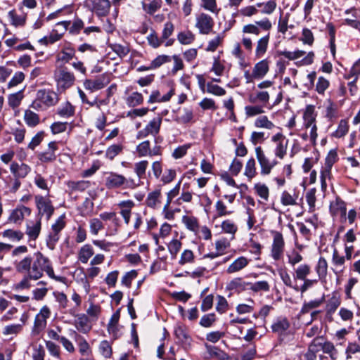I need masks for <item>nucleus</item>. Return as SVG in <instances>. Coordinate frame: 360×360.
Segmentation results:
<instances>
[{"label":"nucleus","mask_w":360,"mask_h":360,"mask_svg":"<svg viewBox=\"0 0 360 360\" xmlns=\"http://www.w3.org/2000/svg\"><path fill=\"white\" fill-rule=\"evenodd\" d=\"M248 289L252 290L253 292H268L270 290L269 284L266 281H259L255 283L249 282Z\"/></svg>","instance_id":"473e14b6"},{"label":"nucleus","mask_w":360,"mask_h":360,"mask_svg":"<svg viewBox=\"0 0 360 360\" xmlns=\"http://www.w3.org/2000/svg\"><path fill=\"white\" fill-rule=\"evenodd\" d=\"M22 98L23 94L21 91L15 94H12L9 96L8 99V105L11 108H15L20 104Z\"/></svg>","instance_id":"13d9d810"},{"label":"nucleus","mask_w":360,"mask_h":360,"mask_svg":"<svg viewBox=\"0 0 360 360\" xmlns=\"http://www.w3.org/2000/svg\"><path fill=\"white\" fill-rule=\"evenodd\" d=\"M75 340L81 355L89 356L91 354V348L84 337L77 333H75Z\"/></svg>","instance_id":"2eb2a0df"},{"label":"nucleus","mask_w":360,"mask_h":360,"mask_svg":"<svg viewBox=\"0 0 360 360\" xmlns=\"http://www.w3.org/2000/svg\"><path fill=\"white\" fill-rule=\"evenodd\" d=\"M182 221L190 231H195L198 229V221L197 218L195 217L184 215L182 217Z\"/></svg>","instance_id":"a18cd8bd"},{"label":"nucleus","mask_w":360,"mask_h":360,"mask_svg":"<svg viewBox=\"0 0 360 360\" xmlns=\"http://www.w3.org/2000/svg\"><path fill=\"white\" fill-rule=\"evenodd\" d=\"M340 303L341 302L340 296L337 292L334 291L332 293L331 297L327 301L326 305V311L327 314H333L340 305Z\"/></svg>","instance_id":"4be33fe9"},{"label":"nucleus","mask_w":360,"mask_h":360,"mask_svg":"<svg viewBox=\"0 0 360 360\" xmlns=\"http://www.w3.org/2000/svg\"><path fill=\"white\" fill-rule=\"evenodd\" d=\"M174 94V89L172 88L169 92L164 96H161L160 93L158 90H154L151 92L149 99L148 101L150 103L167 102L169 101L172 96Z\"/></svg>","instance_id":"aec40b11"},{"label":"nucleus","mask_w":360,"mask_h":360,"mask_svg":"<svg viewBox=\"0 0 360 360\" xmlns=\"http://www.w3.org/2000/svg\"><path fill=\"white\" fill-rule=\"evenodd\" d=\"M349 130V125L345 120H341L338 124V129L332 133V136L341 138L345 136Z\"/></svg>","instance_id":"4c0bfd02"},{"label":"nucleus","mask_w":360,"mask_h":360,"mask_svg":"<svg viewBox=\"0 0 360 360\" xmlns=\"http://www.w3.org/2000/svg\"><path fill=\"white\" fill-rule=\"evenodd\" d=\"M316 188H310L306 193L305 198L307 202L309 205V212H312L315 207L316 198Z\"/></svg>","instance_id":"603ef678"},{"label":"nucleus","mask_w":360,"mask_h":360,"mask_svg":"<svg viewBox=\"0 0 360 360\" xmlns=\"http://www.w3.org/2000/svg\"><path fill=\"white\" fill-rule=\"evenodd\" d=\"M30 213L31 210L30 208L25 206L18 207L12 211L8 217V221L15 224H20L25 216H28Z\"/></svg>","instance_id":"9b49d317"},{"label":"nucleus","mask_w":360,"mask_h":360,"mask_svg":"<svg viewBox=\"0 0 360 360\" xmlns=\"http://www.w3.org/2000/svg\"><path fill=\"white\" fill-rule=\"evenodd\" d=\"M94 253V250L90 245H84L79 250L78 259L82 263L86 264L93 256Z\"/></svg>","instance_id":"a878e982"},{"label":"nucleus","mask_w":360,"mask_h":360,"mask_svg":"<svg viewBox=\"0 0 360 360\" xmlns=\"http://www.w3.org/2000/svg\"><path fill=\"white\" fill-rule=\"evenodd\" d=\"M162 0H153L149 4L143 2L142 6L148 14L153 15L162 6Z\"/></svg>","instance_id":"c9c22d12"},{"label":"nucleus","mask_w":360,"mask_h":360,"mask_svg":"<svg viewBox=\"0 0 360 360\" xmlns=\"http://www.w3.org/2000/svg\"><path fill=\"white\" fill-rule=\"evenodd\" d=\"M162 123V118L160 116L154 117L152 120H150L143 131H139V134L137 136L138 138L147 136L148 134L156 135L159 133L160 126Z\"/></svg>","instance_id":"9d476101"},{"label":"nucleus","mask_w":360,"mask_h":360,"mask_svg":"<svg viewBox=\"0 0 360 360\" xmlns=\"http://www.w3.org/2000/svg\"><path fill=\"white\" fill-rule=\"evenodd\" d=\"M177 39L181 44H190L194 39V34L189 30L186 32H181L177 35Z\"/></svg>","instance_id":"49530a36"},{"label":"nucleus","mask_w":360,"mask_h":360,"mask_svg":"<svg viewBox=\"0 0 360 360\" xmlns=\"http://www.w3.org/2000/svg\"><path fill=\"white\" fill-rule=\"evenodd\" d=\"M200 107L204 110H214L217 108L215 104V101L212 98H204L199 103Z\"/></svg>","instance_id":"338daca9"},{"label":"nucleus","mask_w":360,"mask_h":360,"mask_svg":"<svg viewBox=\"0 0 360 360\" xmlns=\"http://www.w3.org/2000/svg\"><path fill=\"white\" fill-rule=\"evenodd\" d=\"M174 334L181 345H190L191 338L189 336L185 326L182 324L176 325L174 327Z\"/></svg>","instance_id":"f8f14e48"},{"label":"nucleus","mask_w":360,"mask_h":360,"mask_svg":"<svg viewBox=\"0 0 360 360\" xmlns=\"http://www.w3.org/2000/svg\"><path fill=\"white\" fill-rule=\"evenodd\" d=\"M256 174L255 160L253 158H250L246 162L244 174L249 179H252Z\"/></svg>","instance_id":"09e8293b"},{"label":"nucleus","mask_w":360,"mask_h":360,"mask_svg":"<svg viewBox=\"0 0 360 360\" xmlns=\"http://www.w3.org/2000/svg\"><path fill=\"white\" fill-rule=\"evenodd\" d=\"M290 327V323L285 316H280L273 320L271 329L277 335L280 344H288L294 339V333L289 330Z\"/></svg>","instance_id":"f03ea898"},{"label":"nucleus","mask_w":360,"mask_h":360,"mask_svg":"<svg viewBox=\"0 0 360 360\" xmlns=\"http://www.w3.org/2000/svg\"><path fill=\"white\" fill-rule=\"evenodd\" d=\"M269 63L266 59L262 60L257 63L254 68L252 70L253 71V76L257 79H261L265 77V75L269 72Z\"/></svg>","instance_id":"f3484780"},{"label":"nucleus","mask_w":360,"mask_h":360,"mask_svg":"<svg viewBox=\"0 0 360 360\" xmlns=\"http://www.w3.org/2000/svg\"><path fill=\"white\" fill-rule=\"evenodd\" d=\"M75 326L77 330L84 334L88 333L91 329L89 319L87 316L84 314L77 315L75 320Z\"/></svg>","instance_id":"ddd939ff"},{"label":"nucleus","mask_w":360,"mask_h":360,"mask_svg":"<svg viewBox=\"0 0 360 360\" xmlns=\"http://www.w3.org/2000/svg\"><path fill=\"white\" fill-rule=\"evenodd\" d=\"M59 101L56 92L50 89H39L31 107L38 111H44L57 104Z\"/></svg>","instance_id":"7ed1b4c3"},{"label":"nucleus","mask_w":360,"mask_h":360,"mask_svg":"<svg viewBox=\"0 0 360 360\" xmlns=\"http://www.w3.org/2000/svg\"><path fill=\"white\" fill-rule=\"evenodd\" d=\"M254 189L257 195H259L262 199H263L265 201L268 200L269 190V188L264 184H255Z\"/></svg>","instance_id":"58836bf2"},{"label":"nucleus","mask_w":360,"mask_h":360,"mask_svg":"<svg viewBox=\"0 0 360 360\" xmlns=\"http://www.w3.org/2000/svg\"><path fill=\"white\" fill-rule=\"evenodd\" d=\"M120 205L122 208L121 214L124 219L126 224H128L130 219V211L134 207V202L132 201L122 202Z\"/></svg>","instance_id":"37998d69"},{"label":"nucleus","mask_w":360,"mask_h":360,"mask_svg":"<svg viewBox=\"0 0 360 360\" xmlns=\"http://www.w3.org/2000/svg\"><path fill=\"white\" fill-rule=\"evenodd\" d=\"M184 114L180 118H174V120L180 124H188L193 119V112L191 109L184 108Z\"/></svg>","instance_id":"5fc2aeb1"},{"label":"nucleus","mask_w":360,"mask_h":360,"mask_svg":"<svg viewBox=\"0 0 360 360\" xmlns=\"http://www.w3.org/2000/svg\"><path fill=\"white\" fill-rule=\"evenodd\" d=\"M24 120L25 123L30 127H35L39 123V115L30 110H25Z\"/></svg>","instance_id":"f704fd0d"},{"label":"nucleus","mask_w":360,"mask_h":360,"mask_svg":"<svg viewBox=\"0 0 360 360\" xmlns=\"http://www.w3.org/2000/svg\"><path fill=\"white\" fill-rule=\"evenodd\" d=\"M74 112V107L69 102H66L58 109V114L63 117L72 116Z\"/></svg>","instance_id":"052dcab7"},{"label":"nucleus","mask_w":360,"mask_h":360,"mask_svg":"<svg viewBox=\"0 0 360 360\" xmlns=\"http://www.w3.org/2000/svg\"><path fill=\"white\" fill-rule=\"evenodd\" d=\"M205 347L211 357H216L220 360H224L227 358V354L220 348L207 343L205 344Z\"/></svg>","instance_id":"bb28decb"},{"label":"nucleus","mask_w":360,"mask_h":360,"mask_svg":"<svg viewBox=\"0 0 360 360\" xmlns=\"http://www.w3.org/2000/svg\"><path fill=\"white\" fill-rule=\"evenodd\" d=\"M75 55V50L68 44L63 47L61 51L57 54V60L63 63H67L71 60Z\"/></svg>","instance_id":"6ab92c4d"},{"label":"nucleus","mask_w":360,"mask_h":360,"mask_svg":"<svg viewBox=\"0 0 360 360\" xmlns=\"http://www.w3.org/2000/svg\"><path fill=\"white\" fill-rule=\"evenodd\" d=\"M300 41H302L304 44L311 46L314 41V34L311 30L307 27L303 28Z\"/></svg>","instance_id":"3c124183"},{"label":"nucleus","mask_w":360,"mask_h":360,"mask_svg":"<svg viewBox=\"0 0 360 360\" xmlns=\"http://www.w3.org/2000/svg\"><path fill=\"white\" fill-rule=\"evenodd\" d=\"M201 7L217 15L220 11V8H217L216 0H201Z\"/></svg>","instance_id":"ea45409f"},{"label":"nucleus","mask_w":360,"mask_h":360,"mask_svg":"<svg viewBox=\"0 0 360 360\" xmlns=\"http://www.w3.org/2000/svg\"><path fill=\"white\" fill-rule=\"evenodd\" d=\"M310 273V267L308 264H301L295 270V279L304 280Z\"/></svg>","instance_id":"c03bdc74"},{"label":"nucleus","mask_w":360,"mask_h":360,"mask_svg":"<svg viewBox=\"0 0 360 360\" xmlns=\"http://www.w3.org/2000/svg\"><path fill=\"white\" fill-rule=\"evenodd\" d=\"M217 320L214 313H210L203 315L199 322V324L203 328H210Z\"/></svg>","instance_id":"79ce46f5"},{"label":"nucleus","mask_w":360,"mask_h":360,"mask_svg":"<svg viewBox=\"0 0 360 360\" xmlns=\"http://www.w3.org/2000/svg\"><path fill=\"white\" fill-rule=\"evenodd\" d=\"M315 270L319 276V280H320L322 283H326V277L328 271V264L324 257H321L319 259Z\"/></svg>","instance_id":"5701e85b"},{"label":"nucleus","mask_w":360,"mask_h":360,"mask_svg":"<svg viewBox=\"0 0 360 360\" xmlns=\"http://www.w3.org/2000/svg\"><path fill=\"white\" fill-rule=\"evenodd\" d=\"M207 92L214 96H221L226 94V91L221 86L217 84H213L210 82L207 84Z\"/></svg>","instance_id":"6e6d98bb"},{"label":"nucleus","mask_w":360,"mask_h":360,"mask_svg":"<svg viewBox=\"0 0 360 360\" xmlns=\"http://www.w3.org/2000/svg\"><path fill=\"white\" fill-rule=\"evenodd\" d=\"M98 352L105 359H110L112 355L111 343L108 340H102L98 345Z\"/></svg>","instance_id":"7c9ffc66"},{"label":"nucleus","mask_w":360,"mask_h":360,"mask_svg":"<svg viewBox=\"0 0 360 360\" xmlns=\"http://www.w3.org/2000/svg\"><path fill=\"white\" fill-rule=\"evenodd\" d=\"M125 178L120 174L110 173L105 178V186L108 188L119 187L124 184Z\"/></svg>","instance_id":"412c9836"},{"label":"nucleus","mask_w":360,"mask_h":360,"mask_svg":"<svg viewBox=\"0 0 360 360\" xmlns=\"http://www.w3.org/2000/svg\"><path fill=\"white\" fill-rule=\"evenodd\" d=\"M35 200L37 207L39 210V214L41 215L46 214L47 219H49L54 211V208L52 206L51 201L39 195L36 196Z\"/></svg>","instance_id":"1a4fd4ad"},{"label":"nucleus","mask_w":360,"mask_h":360,"mask_svg":"<svg viewBox=\"0 0 360 360\" xmlns=\"http://www.w3.org/2000/svg\"><path fill=\"white\" fill-rule=\"evenodd\" d=\"M278 274L282 281L286 286L291 288L296 291H298V285L292 284L290 276L289 275L286 270L281 269L278 271Z\"/></svg>","instance_id":"de8ad7c7"},{"label":"nucleus","mask_w":360,"mask_h":360,"mask_svg":"<svg viewBox=\"0 0 360 360\" xmlns=\"http://www.w3.org/2000/svg\"><path fill=\"white\" fill-rule=\"evenodd\" d=\"M269 41V33L258 40L255 50V56L257 58L263 56L264 54L266 53L268 47Z\"/></svg>","instance_id":"cd10ccee"},{"label":"nucleus","mask_w":360,"mask_h":360,"mask_svg":"<svg viewBox=\"0 0 360 360\" xmlns=\"http://www.w3.org/2000/svg\"><path fill=\"white\" fill-rule=\"evenodd\" d=\"M217 303L216 306V310L219 314H224L228 309V302L226 300V298L222 296L218 295L217 297Z\"/></svg>","instance_id":"e2e57ef3"},{"label":"nucleus","mask_w":360,"mask_h":360,"mask_svg":"<svg viewBox=\"0 0 360 360\" xmlns=\"http://www.w3.org/2000/svg\"><path fill=\"white\" fill-rule=\"evenodd\" d=\"M120 319V311H115L108 323L107 329L110 334L115 335L117 331V325Z\"/></svg>","instance_id":"e433bc0d"},{"label":"nucleus","mask_w":360,"mask_h":360,"mask_svg":"<svg viewBox=\"0 0 360 360\" xmlns=\"http://www.w3.org/2000/svg\"><path fill=\"white\" fill-rule=\"evenodd\" d=\"M248 264V259L243 257H239L227 269L228 274H233L245 268Z\"/></svg>","instance_id":"393cba45"},{"label":"nucleus","mask_w":360,"mask_h":360,"mask_svg":"<svg viewBox=\"0 0 360 360\" xmlns=\"http://www.w3.org/2000/svg\"><path fill=\"white\" fill-rule=\"evenodd\" d=\"M10 170L16 178H25L31 171L30 167L24 163L18 164L13 162L11 165Z\"/></svg>","instance_id":"4468645a"},{"label":"nucleus","mask_w":360,"mask_h":360,"mask_svg":"<svg viewBox=\"0 0 360 360\" xmlns=\"http://www.w3.org/2000/svg\"><path fill=\"white\" fill-rule=\"evenodd\" d=\"M8 18L11 25L15 27H22L25 23V17L23 15H18L14 10L8 12Z\"/></svg>","instance_id":"72a5a7b5"},{"label":"nucleus","mask_w":360,"mask_h":360,"mask_svg":"<svg viewBox=\"0 0 360 360\" xmlns=\"http://www.w3.org/2000/svg\"><path fill=\"white\" fill-rule=\"evenodd\" d=\"M46 326V320H45L44 318L39 317V316L37 314L34 319L33 331L38 334L43 330Z\"/></svg>","instance_id":"0e129e2a"},{"label":"nucleus","mask_w":360,"mask_h":360,"mask_svg":"<svg viewBox=\"0 0 360 360\" xmlns=\"http://www.w3.org/2000/svg\"><path fill=\"white\" fill-rule=\"evenodd\" d=\"M323 300L324 295L319 299H315L309 302H304L300 312L302 314L309 313L311 309L319 307L323 303Z\"/></svg>","instance_id":"2f4dec72"},{"label":"nucleus","mask_w":360,"mask_h":360,"mask_svg":"<svg viewBox=\"0 0 360 360\" xmlns=\"http://www.w3.org/2000/svg\"><path fill=\"white\" fill-rule=\"evenodd\" d=\"M55 79L58 89L63 91L70 88L76 79L75 75L66 68H60L56 71Z\"/></svg>","instance_id":"20e7f679"},{"label":"nucleus","mask_w":360,"mask_h":360,"mask_svg":"<svg viewBox=\"0 0 360 360\" xmlns=\"http://www.w3.org/2000/svg\"><path fill=\"white\" fill-rule=\"evenodd\" d=\"M16 271L21 274H27L31 280L37 281L41 278L44 272L51 278L56 279L50 259L41 252L34 254V257L27 255L24 258L13 261Z\"/></svg>","instance_id":"f257e3e1"},{"label":"nucleus","mask_w":360,"mask_h":360,"mask_svg":"<svg viewBox=\"0 0 360 360\" xmlns=\"http://www.w3.org/2000/svg\"><path fill=\"white\" fill-rule=\"evenodd\" d=\"M83 28V21L79 18H76L73 20L72 25L70 27L69 32L72 34H77Z\"/></svg>","instance_id":"774afa93"},{"label":"nucleus","mask_w":360,"mask_h":360,"mask_svg":"<svg viewBox=\"0 0 360 360\" xmlns=\"http://www.w3.org/2000/svg\"><path fill=\"white\" fill-rule=\"evenodd\" d=\"M181 248V243L177 239L172 240L168 244V250L172 258H175Z\"/></svg>","instance_id":"bf43d9fd"},{"label":"nucleus","mask_w":360,"mask_h":360,"mask_svg":"<svg viewBox=\"0 0 360 360\" xmlns=\"http://www.w3.org/2000/svg\"><path fill=\"white\" fill-rule=\"evenodd\" d=\"M195 26L198 28L200 34H207L212 30L214 21L210 15L202 13L196 18Z\"/></svg>","instance_id":"0eeeda50"},{"label":"nucleus","mask_w":360,"mask_h":360,"mask_svg":"<svg viewBox=\"0 0 360 360\" xmlns=\"http://www.w3.org/2000/svg\"><path fill=\"white\" fill-rule=\"evenodd\" d=\"M249 282H245L241 278H235L227 283L226 289L227 290H234L238 292L245 290L248 288Z\"/></svg>","instance_id":"a211bd4d"},{"label":"nucleus","mask_w":360,"mask_h":360,"mask_svg":"<svg viewBox=\"0 0 360 360\" xmlns=\"http://www.w3.org/2000/svg\"><path fill=\"white\" fill-rule=\"evenodd\" d=\"M330 82L325 77L321 76L318 78V81L316 84V91L319 94H324L326 90L329 87Z\"/></svg>","instance_id":"4d7b16f0"},{"label":"nucleus","mask_w":360,"mask_h":360,"mask_svg":"<svg viewBox=\"0 0 360 360\" xmlns=\"http://www.w3.org/2000/svg\"><path fill=\"white\" fill-rule=\"evenodd\" d=\"M1 235L12 242H19L24 237L22 231L13 229H6L1 233Z\"/></svg>","instance_id":"c756f323"},{"label":"nucleus","mask_w":360,"mask_h":360,"mask_svg":"<svg viewBox=\"0 0 360 360\" xmlns=\"http://www.w3.org/2000/svg\"><path fill=\"white\" fill-rule=\"evenodd\" d=\"M306 52L304 51H302V50H295V51H281V50H278L276 51V56H284L285 58L290 60H296L297 58H300L302 56H304L305 55Z\"/></svg>","instance_id":"c85d7f7f"},{"label":"nucleus","mask_w":360,"mask_h":360,"mask_svg":"<svg viewBox=\"0 0 360 360\" xmlns=\"http://www.w3.org/2000/svg\"><path fill=\"white\" fill-rule=\"evenodd\" d=\"M41 219L36 221H30L27 224L25 233L28 236L30 240H35L41 231Z\"/></svg>","instance_id":"dca6fc26"},{"label":"nucleus","mask_w":360,"mask_h":360,"mask_svg":"<svg viewBox=\"0 0 360 360\" xmlns=\"http://www.w3.org/2000/svg\"><path fill=\"white\" fill-rule=\"evenodd\" d=\"M110 8L108 0H94V9L98 15H106Z\"/></svg>","instance_id":"b1692460"},{"label":"nucleus","mask_w":360,"mask_h":360,"mask_svg":"<svg viewBox=\"0 0 360 360\" xmlns=\"http://www.w3.org/2000/svg\"><path fill=\"white\" fill-rule=\"evenodd\" d=\"M46 347L51 356L56 359L60 358V348L58 345L49 340L46 341Z\"/></svg>","instance_id":"8fccbe9b"},{"label":"nucleus","mask_w":360,"mask_h":360,"mask_svg":"<svg viewBox=\"0 0 360 360\" xmlns=\"http://www.w3.org/2000/svg\"><path fill=\"white\" fill-rule=\"evenodd\" d=\"M62 36V34H58L57 32L51 33L50 35L41 38L39 41L42 44L48 45L58 41L61 39Z\"/></svg>","instance_id":"69168bd1"},{"label":"nucleus","mask_w":360,"mask_h":360,"mask_svg":"<svg viewBox=\"0 0 360 360\" xmlns=\"http://www.w3.org/2000/svg\"><path fill=\"white\" fill-rule=\"evenodd\" d=\"M255 153L256 157L261 167V174L263 175L269 174L276 165V162H270L269 159L265 156L260 146L255 148Z\"/></svg>","instance_id":"6e6552de"},{"label":"nucleus","mask_w":360,"mask_h":360,"mask_svg":"<svg viewBox=\"0 0 360 360\" xmlns=\"http://www.w3.org/2000/svg\"><path fill=\"white\" fill-rule=\"evenodd\" d=\"M325 342L324 339L322 337H316L313 339L311 342L308 347V349L319 352L323 348V343Z\"/></svg>","instance_id":"680f3d73"},{"label":"nucleus","mask_w":360,"mask_h":360,"mask_svg":"<svg viewBox=\"0 0 360 360\" xmlns=\"http://www.w3.org/2000/svg\"><path fill=\"white\" fill-rule=\"evenodd\" d=\"M274 239L271 250V256L275 261L281 259L285 247V242L281 232L273 231Z\"/></svg>","instance_id":"423d86ee"},{"label":"nucleus","mask_w":360,"mask_h":360,"mask_svg":"<svg viewBox=\"0 0 360 360\" xmlns=\"http://www.w3.org/2000/svg\"><path fill=\"white\" fill-rule=\"evenodd\" d=\"M111 81V74L103 73L94 79H87L84 81V87L91 92L98 91L106 86Z\"/></svg>","instance_id":"39448f33"},{"label":"nucleus","mask_w":360,"mask_h":360,"mask_svg":"<svg viewBox=\"0 0 360 360\" xmlns=\"http://www.w3.org/2000/svg\"><path fill=\"white\" fill-rule=\"evenodd\" d=\"M338 153L336 149L330 150L325 159V165L327 167V172L328 173L329 170H331L333 165L338 161Z\"/></svg>","instance_id":"a19ab883"},{"label":"nucleus","mask_w":360,"mask_h":360,"mask_svg":"<svg viewBox=\"0 0 360 360\" xmlns=\"http://www.w3.org/2000/svg\"><path fill=\"white\" fill-rule=\"evenodd\" d=\"M172 58L167 55H159L150 63V68L156 69L160 68L162 65L171 61Z\"/></svg>","instance_id":"864d4df0"}]
</instances>
